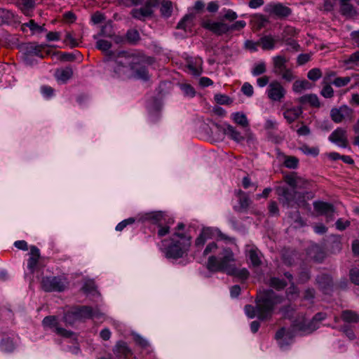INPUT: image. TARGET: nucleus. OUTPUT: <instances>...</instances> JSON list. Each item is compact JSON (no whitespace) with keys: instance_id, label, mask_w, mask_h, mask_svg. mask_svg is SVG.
I'll return each mask as SVG.
<instances>
[{"instance_id":"62","label":"nucleus","mask_w":359,"mask_h":359,"mask_svg":"<svg viewBox=\"0 0 359 359\" xmlns=\"http://www.w3.org/2000/svg\"><path fill=\"white\" fill-rule=\"evenodd\" d=\"M333 94L334 90L330 85L324 86L321 90V95L326 98L332 97Z\"/></svg>"},{"instance_id":"29","label":"nucleus","mask_w":359,"mask_h":359,"mask_svg":"<svg viewBox=\"0 0 359 359\" xmlns=\"http://www.w3.org/2000/svg\"><path fill=\"white\" fill-rule=\"evenodd\" d=\"M18 5L20 9L25 15L31 16L36 4L34 0H22Z\"/></svg>"},{"instance_id":"28","label":"nucleus","mask_w":359,"mask_h":359,"mask_svg":"<svg viewBox=\"0 0 359 359\" xmlns=\"http://www.w3.org/2000/svg\"><path fill=\"white\" fill-rule=\"evenodd\" d=\"M15 21L13 13L4 8H0V25H8Z\"/></svg>"},{"instance_id":"39","label":"nucleus","mask_w":359,"mask_h":359,"mask_svg":"<svg viewBox=\"0 0 359 359\" xmlns=\"http://www.w3.org/2000/svg\"><path fill=\"white\" fill-rule=\"evenodd\" d=\"M266 72V63L263 61L259 62L255 64L252 69L251 73L254 76H257L263 74Z\"/></svg>"},{"instance_id":"8","label":"nucleus","mask_w":359,"mask_h":359,"mask_svg":"<svg viewBox=\"0 0 359 359\" xmlns=\"http://www.w3.org/2000/svg\"><path fill=\"white\" fill-rule=\"evenodd\" d=\"M68 286V281L62 276L44 277L41 280V287L46 292H62Z\"/></svg>"},{"instance_id":"48","label":"nucleus","mask_w":359,"mask_h":359,"mask_svg":"<svg viewBox=\"0 0 359 359\" xmlns=\"http://www.w3.org/2000/svg\"><path fill=\"white\" fill-rule=\"evenodd\" d=\"M1 349L5 352H11L15 348V345L12 340L9 339H4L0 344Z\"/></svg>"},{"instance_id":"37","label":"nucleus","mask_w":359,"mask_h":359,"mask_svg":"<svg viewBox=\"0 0 359 359\" xmlns=\"http://www.w3.org/2000/svg\"><path fill=\"white\" fill-rule=\"evenodd\" d=\"M342 319L348 323H358L359 322V315L351 311H344L341 315Z\"/></svg>"},{"instance_id":"10","label":"nucleus","mask_w":359,"mask_h":359,"mask_svg":"<svg viewBox=\"0 0 359 359\" xmlns=\"http://www.w3.org/2000/svg\"><path fill=\"white\" fill-rule=\"evenodd\" d=\"M353 111L346 105L341 106L339 108H333L330 111L332 120L337 123H341L344 120H351Z\"/></svg>"},{"instance_id":"42","label":"nucleus","mask_w":359,"mask_h":359,"mask_svg":"<svg viewBox=\"0 0 359 359\" xmlns=\"http://www.w3.org/2000/svg\"><path fill=\"white\" fill-rule=\"evenodd\" d=\"M160 11L165 17H169L172 11V4L170 1H164L161 3Z\"/></svg>"},{"instance_id":"14","label":"nucleus","mask_w":359,"mask_h":359,"mask_svg":"<svg viewBox=\"0 0 359 359\" xmlns=\"http://www.w3.org/2000/svg\"><path fill=\"white\" fill-rule=\"evenodd\" d=\"M43 325L45 327L53 329L58 335L70 337L72 332L58 326L57 320L55 316H47L43 320Z\"/></svg>"},{"instance_id":"50","label":"nucleus","mask_w":359,"mask_h":359,"mask_svg":"<svg viewBox=\"0 0 359 359\" xmlns=\"http://www.w3.org/2000/svg\"><path fill=\"white\" fill-rule=\"evenodd\" d=\"M64 42L66 43V45L70 46L71 48L76 47L79 45V41L75 39L71 33L66 34L64 39Z\"/></svg>"},{"instance_id":"21","label":"nucleus","mask_w":359,"mask_h":359,"mask_svg":"<svg viewBox=\"0 0 359 359\" xmlns=\"http://www.w3.org/2000/svg\"><path fill=\"white\" fill-rule=\"evenodd\" d=\"M152 13L151 5L147 2L144 6L132 10L131 15L134 18L143 20L146 17L150 16Z\"/></svg>"},{"instance_id":"64","label":"nucleus","mask_w":359,"mask_h":359,"mask_svg":"<svg viewBox=\"0 0 359 359\" xmlns=\"http://www.w3.org/2000/svg\"><path fill=\"white\" fill-rule=\"evenodd\" d=\"M350 224V222L347 220L344 221L342 219H339L336 222V227L338 230L342 231L344 230L346 227H348Z\"/></svg>"},{"instance_id":"36","label":"nucleus","mask_w":359,"mask_h":359,"mask_svg":"<svg viewBox=\"0 0 359 359\" xmlns=\"http://www.w3.org/2000/svg\"><path fill=\"white\" fill-rule=\"evenodd\" d=\"M232 271H229L227 274L236 276L242 280L247 279L249 276V272L246 269H237L235 264L232 267Z\"/></svg>"},{"instance_id":"49","label":"nucleus","mask_w":359,"mask_h":359,"mask_svg":"<svg viewBox=\"0 0 359 359\" xmlns=\"http://www.w3.org/2000/svg\"><path fill=\"white\" fill-rule=\"evenodd\" d=\"M111 47V43L107 40L100 39L96 42V48L103 52L109 51Z\"/></svg>"},{"instance_id":"55","label":"nucleus","mask_w":359,"mask_h":359,"mask_svg":"<svg viewBox=\"0 0 359 359\" xmlns=\"http://www.w3.org/2000/svg\"><path fill=\"white\" fill-rule=\"evenodd\" d=\"M351 81V78L348 76L346 77H338L333 81V84L337 87H343L346 86Z\"/></svg>"},{"instance_id":"19","label":"nucleus","mask_w":359,"mask_h":359,"mask_svg":"<svg viewBox=\"0 0 359 359\" xmlns=\"http://www.w3.org/2000/svg\"><path fill=\"white\" fill-rule=\"evenodd\" d=\"M266 11L271 15H275L278 17H287L291 13V11L288 7L285 6L281 4H269L266 7Z\"/></svg>"},{"instance_id":"59","label":"nucleus","mask_w":359,"mask_h":359,"mask_svg":"<svg viewBox=\"0 0 359 359\" xmlns=\"http://www.w3.org/2000/svg\"><path fill=\"white\" fill-rule=\"evenodd\" d=\"M298 295L297 288L292 285L287 291V297L290 300L295 299Z\"/></svg>"},{"instance_id":"46","label":"nucleus","mask_w":359,"mask_h":359,"mask_svg":"<svg viewBox=\"0 0 359 359\" xmlns=\"http://www.w3.org/2000/svg\"><path fill=\"white\" fill-rule=\"evenodd\" d=\"M290 218L292 221V224L294 225V228L302 227L305 224L304 220L300 216L299 212L297 210L290 215Z\"/></svg>"},{"instance_id":"33","label":"nucleus","mask_w":359,"mask_h":359,"mask_svg":"<svg viewBox=\"0 0 359 359\" xmlns=\"http://www.w3.org/2000/svg\"><path fill=\"white\" fill-rule=\"evenodd\" d=\"M298 101L302 104L309 103L313 107H319L320 102L318 97L316 95L314 94H308L304 96H302L298 99Z\"/></svg>"},{"instance_id":"38","label":"nucleus","mask_w":359,"mask_h":359,"mask_svg":"<svg viewBox=\"0 0 359 359\" xmlns=\"http://www.w3.org/2000/svg\"><path fill=\"white\" fill-rule=\"evenodd\" d=\"M193 18L191 15H185L177 24V28L187 31L192 26Z\"/></svg>"},{"instance_id":"17","label":"nucleus","mask_w":359,"mask_h":359,"mask_svg":"<svg viewBox=\"0 0 359 359\" xmlns=\"http://www.w3.org/2000/svg\"><path fill=\"white\" fill-rule=\"evenodd\" d=\"M112 351L116 359H126L133 354L132 350L128 347L127 344L123 341H118L114 346Z\"/></svg>"},{"instance_id":"57","label":"nucleus","mask_w":359,"mask_h":359,"mask_svg":"<svg viewBox=\"0 0 359 359\" xmlns=\"http://www.w3.org/2000/svg\"><path fill=\"white\" fill-rule=\"evenodd\" d=\"M278 74L280 75L281 77L287 81H291L294 78L292 70L288 68L285 69Z\"/></svg>"},{"instance_id":"23","label":"nucleus","mask_w":359,"mask_h":359,"mask_svg":"<svg viewBox=\"0 0 359 359\" xmlns=\"http://www.w3.org/2000/svg\"><path fill=\"white\" fill-rule=\"evenodd\" d=\"M246 255L254 266H257L261 264L260 252L255 246H248Z\"/></svg>"},{"instance_id":"22","label":"nucleus","mask_w":359,"mask_h":359,"mask_svg":"<svg viewBox=\"0 0 359 359\" xmlns=\"http://www.w3.org/2000/svg\"><path fill=\"white\" fill-rule=\"evenodd\" d=\"M39 257V250L35 246H32L30 248V257L27 262V268L32 273H34L37 266Z\"/></svg>"},{"instance_id":"60","label":"nucleus","mask_w":359,"mask_h":359,"mask_svg":"<svg viewBox=\"0 0 359 359\" xmlns=\"http://www.w3.org/2000/svg\"><path fill=\"white\" fill-rule=\"evenodd\" d=\"M258 46H260L259 41L255 42L251 40H247L245 42V47L250 51H257Z\"/></svg>"},{"instance_id":"27","label":"nucleus","mask_w":359,"mask_h":359,"mask_svg":"<svg viewBox=\"0 0 359 359\" xmlns=\"http://www.w3.org/2000/svg\"><path fill=\"white\" fill-rule=\"evenodd\" d=\"M276 41L277 40L271 35L264 36L259 40V45L264 50L274 49Z\"/></svg>"},{"instance_id":"24","label":"nucleus","mask_w":359,"mask_h":359,"mask_svg":"<svg viewBox=\"0 0 359 359\" xmlns=\"http://www.w3.org/2000/svg\"><path fill=\"white\" fill-rule=\"evenodd\" d=\"M273 72L276 74L287 68L286 63L288 60L283 55H276L272 58Z\"/></svg>"},{"instance_id":"11","label":"nucleus","mask_w":359,"mask_h":359,"mask_svg":"<svg viewBox=\"0 0 359 359\" xmlns=\"http://www.w3.org/2000/svg\"><path fill=\"white\" fill-rule=\"evenodd\" d=\"M46 46V44L39 45L33 43L27 44L25 46V53L24 57V62H25V64L32 65V63L29 62V57L36 56L41 58L43 57L44 54L43 53V50Z\"/></svg>"},{"instance_id":"34","label":"nucleus","mask_w":359,"mask_h":359,"mask_svg":"<svg viewBox=\"0 0 359 359\" xmlns=\"http://www.w3.org/2000/svg\"><path fill=\"white\" fill-rule=\"evenodd\" d=\"M350 1L351 0H340V10L344 15L351 16L355 13L354 8Z\"/></svg>"},{"instance_id":"1","label":"nucleus","mask_w":359,"mask_h":359,"mask_svg":"<svg viewBox=\"0 0 359 359\" xmlns=\"http://www.w3.org/2000/svg\"><path fill=\"white\" fill-rule=\"evenodd\" d=\"M107 66L113 68L114 74L118 77L148 79L145 67L140 66L139 59L128 52H120L114 60H108Z\"/></svg>"},{"instance_id":"20","label":"nucleus","mask_w":359,"mask_h":359,"mask_svg":"<svg viewBox=\"0 0 359 359\" xmlns=\"http://www.w3.org/2000/svg\"><path fill=\"white\" fill-rule=\"evenodd\" d=\"M224 133L231 140L238 143H241L245 140V136H243L235 127L228 123H224Z\"/></svg>"},{"instance_id":"53","label":"nucleus","mask_w":359,"mask_h":359,"mask_svg":"<svg viewBox=\"0 0 359 359\" xmlns=\"http://www.w3.org/2000/svg\"><path fill=\"white\" fill-rule=\"evenodd\" d=\"M346 65H353L359 67V51H356L345 60Z\"/></svg>"},{"instance_id":"12","label":"nucleus","mask_w":359,"mask_h":359,"mask_svg":"<svg viewBox=\"0 0 359 359\" xmlns=\"http://www.w3.org/2000/svg\"><path fill=\"white\" fill-rule=\"evenodd\" d=\"M313 208L318 215L326 217L327 222L334 219V208L331 203L318 201L313 202Z\"/></svg>"},{"instance_id":"15","label":"nucleus","mask_w":359,"mask_h":359,"mask_svg":"<svg viewBox=\"0 0 359 359\" xmlns=\"http://www.w3.org/2000/svg\"><path fill=\"white\" fill-rule=\"evenodd\" d=\"M202 26L217 34H222L230 30L229 26L222 22H216L212 20H205L202 22Z\"/></svg>"},{"instance_id":"3","label":"nucleus","mask_w":359,"mask_h":359,"mask_svg":"<svg viewBox=\"0 0 359 359\" xmlns=\"http://www.w3.org/2000/svg\"><path fill=\"white\" fill-rule=\"evenodd\" d=\"M283 299L273 290H267L259 294L256 307L252 305L245 306V313L250 318L257 316L260 320H266L273 312L274 306L282 302Z\"/></svg>"},{"instance_id":"61","label":"nucleus","mask_w":359,"mask_h":359,"mask_svg":"<svg viewBox=\"0 0 359 359\" xmlns=\"http://www.w3.org/2000/svg\"><path fill=\"white\" fill-rule=\"evenodd\" d=\"M351 280L355 285H359V269H352L350 271Z\"/></svg>"},{"instance_id":"18","label":"nucleus","mask_w":359,"mask_h":359,"mask_svg":"<svg viewBox=\"0 0 359 359\" xmlns=\"http://www.w3.org/2000/svg\"><path fill=\"white\" fill-rule=\"evenodd\" d=\"M276 338L280 347L285 348L292 342L293 334L290 330L281 328L276 332Z\"/></svg>"},{"instance_id":"44","label":"nucleus","mask_w":359,"mask_h":359,"mask_svg":"<svg viewBox=\"0 0 359 359\" xmlns=\"http://www.w3.org/2000/svg\"><path fill=\"white\" fill-rule=\"evenodd\" d=\"M268 284L269 285L270 287L278 290L283 289L287 285L285 282L278 278H271L269 280Z\"/></svg>"},{"instance_id":"41","label":"nucleus","mask_w":359,"mask_h":359,"mask_svg":"<svg viewBox=\"0 0 359 359\" xmlns=\"http://www.w3.org/2000/svg\"><path fill=\"white\" fill-rule=\"evenodd\" d=\"M299 150L304 154L312 156H317L319 154V149L316 147H310L307 144H303Z\"/></svg>"},{"instance_id":"16","label":"nucleus","mask_w":359,"mask_h":359,"mask_svg":"<svg viewBox=\"0 0 359 359\" xmlns=\"http://www.w3.org/2000/svg\"><path fill=\"white\" fill-rule=\"evenodd\" d=\"M329 140L340 147H347L346 130L341 128H337L329 137Z\"/></svg>"},{"instance_id":"4","label":"nucleus","mask_w":359,"mask_h":359,"mask_svg":"<svg viewBox=\"0 0 359 359\" xmlns=\"http://www.w3.org/2000/svg\"><path fill=\"white\" fill-rule=\"evenodd\" d=\"M286 183L292 187L289 190L285 187H278L276 189L277 194L280 196V201L283 205L292 207L294 204L298 206L304 205L305 201L302 193L295 191L296 189H307L309 182L305 179L297 176L296 174L288 175L285 177Z\"/></svg>"},{"instance_id":"30","label":"nucleus","mask_w":359,"mask_h":359,"mask_svg":"<svg viewBox=\"0 0 359 359\" xmlns=\"http://www.w3.org/2000/svg\"><path fill=\"white\" fill-rule=\"evenodd\" d=\"M233 122L243 128H248L249 121L247 116L243 112H234L231 115Z\"/></svg>"},{"instance_id":"51","label":"nucleus","mask_w":359,"mask_h":359,"mask_svg":"<svg viewBox=\"0 0 359 359\" xmlns=\"http://www.w3.org/2000/svg\"><path fill=\"white\" fill-rule=\"evenodd\" d=\"M82 290L87 294H91V293H93V294L97 293V291L95 290V283L93 280L86 281L82 287Z\"/></svg>"},{"instance_id":"13","label":"nucleus","mask_w":359,"mask_h":359,"mask_svg":"<svg viewBox=\"0 0 359 359\" xmlns=\"http://www.w3.org/2000/svg\"><path fill=\"white\" fill-rule=\"evenodd\" d=\"M283 116L287 123L296 121L302 114L303 109L300 106H288L284 104L282 107Z\"/></svg>"},{"instance_id":"54","label":"nucleus","mask_w":359,"mask_h":359,"mask_svg":"<svg viewBox=\"0 0 359 359\" xmlns=\"http://www.w3.org/2000/svg\"><path fill=\"white\" fill-rule=\"evenodd\" d=\"M298 159L293 156H287L286 157L284 165L285 167L288 168H295L298 165Z\"/></svg>"},{"instance_id":"5","label":"nucleus","mask_w":359,"mask_h":359,"mask_svg":"<svg viewBox=\"0 0 359 359\" xmlns=\"http://www.w3.org/2000/svg\"><path fill=\"white\" fill-rule=\"evenodd\" d=\"M161 250L169 259L184 258L190 250L191 238L189 235L175 232L169 238L163 239Z\"/></svg>"},{"instance_id":"9","label":"nucleus","mask_w":359,"mask_h":359,"mask_svg":"<svg viewBox=\"0 0 359 359\" xmlns=\"http://www.w3.org/2000/svg\"><path fill=\"white\" fill-rule=\"evenodd\" d=\"M266 95L271 100L280 102L285 97L286 90L279 81H273L269 84Z\"/></svg>"},{"instance_id":"7","label":"nucleus","mask_w":359,"mask_h":359,"mask_svg":"<svg viewBox=\"0 0 359 359\" xmlns=\"http://www.w3.org/2000/svg\"><path fill=\"white\" fill-rule=\"evenodd\" d=\"M74 315L75 319L99 318L102 313L96 309H93L90 306H83L72 309L65 314L64 320L66 323L72 325L74 320L69 319L71 315Z\"/></svg>"},{"instance_id":"31","label":"nucleus","mask_w":359,"mask_h":359,"mask_svg":"<svg viewBox=\"0 0 359 359\" xmlns=\"http://www.w3.org/2000/svg\"><path fill=\"white\" fill-rule=\"evenodd\" d=\"M72 69L67 67L62 69H57L55 72V76L58 81L65 83L72 77Z\"/></svg>"},{"instance_id":"40","label":"nucleus","mask_w":359,"mask_h":359,"mask_svg":"<svg viewBox=\"0 0 359 359\" xmlns=\"http://www.w3.org/2000/svg\"><path fill=\"white\" fill-rule=\"evenodd\" d=\"M317 282L323 290H327L332 286V280L329 276L322 275L318 277Z\"/></svg>"},{"instance_id":"32","label":"nucleus","mask_w":359,"mask_h":359,"mask_svg":"<svg viewBox=\"0 0 359 359\" xmlns=\"http://www.w3.org/2000/svg\"><path fill=\"white\" fill-rule=\"evenodd\" d=\"M236 193L239 198L240 205L235 206L234 208L237 211H243L248 207L250 199L241 190L236 191Z\"/></svg>"},{"instance_id":"6","label":"nucleus","mask_w":359,"mask_h":359,"mask_svg":"<svg viewBox=\"0 0 359 359\" xmlns=\"http://www.w3.org/2000/svg\"><path fill=\"white\" fill-rule=\"evenodd\" d=\"M325 318L326 314L324 313H318L310 321H307L302 316L300 319L295 320L292 326V330L300 332L302 334H310L317 330L320 326V323Z\"/></svg>"},{"instance_id":"35","label":"nucleus","mask_w":359,"mask_h":359,"mask_svg":"<svg viewBox=\"0 0 359 359\" xmlns=\"http://www.w3.org/2000/svg\"><path fill=\"white\" fill-rule=\"evenodd\" d=\"M311 87V84L306 80L296 81L293 83L292 89L297 93H299L304 90L309 89Z\"/></svg>"},{"instance_id":"2","label":"nucleus","mask_w":359,"mask_h":359,"mask_svg":"<svg viewBox=\"0 0 359 359\" xmlns=\"http://www.w3.org/2000/svg\"><path fill=\"white\" fill-rule=\"evenodd\" d=\"M209 255L206 267L210 271H223L226 273L233 271L232 267L235 264L236 258L230 248H224L218 251L216 243H210L203 251V255Z\"/></svg>"},{"instance_id":"45","label":"nucleus","mask_w":359,"mask_h":359,"mask_svg":"<svg viewBox=\"0 0 359 359\" xmlns=\"http://www.w3.org/2000/svg\"><path fill=\"white\" fill-rule=\"evenodd\" d=\"M180 88L184 96L193 97L196 95L194 88L189 83H181Z\"/></svg>"},{"instance_id":"63","label":"nucleus","mask_w":359,"mask_h":359,"mask_svg":"<svg viewBox=\"0 0 359 359\" xmlns=\"http://www.w3.org/2000/svg\"><path fill=\"white\" fill-rule=\"evenodd\" d=\"M41 92L45 97L49 98L53 95V89L47 86L41 88Z\"/></svg>"},{"instance_id":"56","label":"nucleus","mask_w":359,"mask_h":359,"mask_svg":"<svg viewBox=\"0 0 359 359\" xmlns=\"http://www.w3.org/2000/svg\"><path fill=\"white\" fill-rule=\"evenodd\" d=\"M322 76L321 72L318 68L311 69L307 74L308 78L312 81H316Z\"/></svg>"},{"instance_id":"58","label":"nucleus","mask_w":359,"mask_h":359,"mask_svg":"<svg viewBox=\"0 0 359 359\" xmlns=\"http://www.w3.org/2000/svg\"><path fill=\"white\" fill-rule=\"evenodd\" d=\"M241 90L248 97H251L254 93L253 87L249 83H245L241 88Z\"/></svg>"},{"instance_id":"26","label":"nucleus","mask_w":359,"mask_h":359,"mask_svg":"<svg viewBox=\"0 0 359 359\" xmlns=\"http://www.w3.org/2000/svg\"><path fill=\"white\" fill-rule=\"evenodd\" d=\"M213 234V230L210 228L203 229L199 236L197 237L195 241L196 247L200 248L204 245L205 242L212 238Z\"/></svg>"},{"instance_id":"43","label":"nucleus","mask_w":359,"mask_h":359,"mask_svg":"<svg viewBox=\"0 0 359 359\" xmlns=\"http://www.w3.org/2000/svg\"><path fill=\"white\" fill-rule=\"evenodd\" d=\"M126 38L128 43L135 44L140 40V36L136 29H129L126 33Z\"/></svg>"},{"instance_id":"25","label":"nucleus","mask_w":359,"mask_h":359,"mask_svg":"<svg viewBox=\"0 0 359 359\" xmlns=\"http://www.w3.org/2000/svg\"><path fill=\"white\" fill-rule=\"evenodd\" d=\"M202 58L195 57L188 61L187 67L193 75L199 76L202 73Z\"/></svg>"},{"instance_id":"52","label":"nucleus","mask_w":359,"mask_h":359,"mask_svg":"<svg viewBox=\"0 0 359 359\" xmlns=\"http://www.w3.org/2000/svg\"><path fill=\"white\" fill-rule=\"evenodd\" d=\"M133 336L135 342L142 348H146L147 347L149 346V344L148 341L144 337H142L141 335L135 333L133 334Z\"/></svg>"},{"instance_id":"47","label":"nucleus","mask_w":359,"mask_h":359,"mask_svg":"<svg viewBox=\"0 0 359 359\" xmlns=\"http://www.w3.org/2000/svg\"><path fill=\"white\" fill-rule=\"evenodd\" d=\"M25 27H27L30 29V30L33 32H42L43 31V28L42 26L36 24L34 20H30L28 22L24 23L22 25V29H24Z\"/></svg>"}]
</instances>
